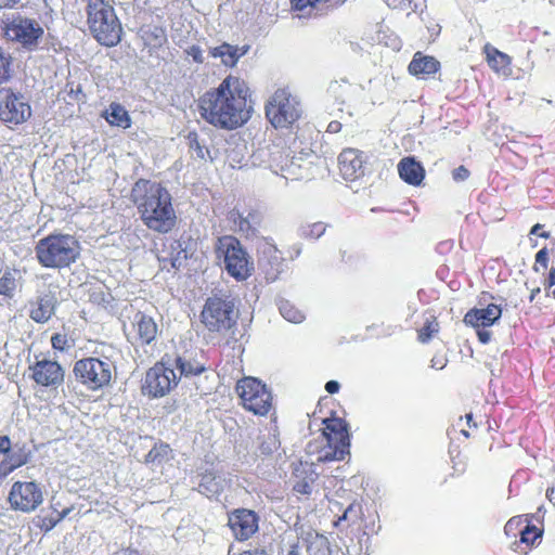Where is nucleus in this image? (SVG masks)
<instances>
[{
	"instance_id": "nucleus-1",
	"label": "nucleus",
	"mask_w": 555,
	"mask_h": 555,
	"mask_svg": "<svg viewBox=\"0 0 555 555\" xmlns=\"http://www.w3.org/2000/svg\"><path fill=\"white\" fill-rule=\"evenodd\" d=\"M253 92L241 77L228 75L218 87L205 91L196 101L199 117L211 127L232 131L251 118Z\"/></svg>"
},
{
	"instance_id": "nucleus-2",
	"label": "nucleus",
	"mask_w": 555,
	"mask_h": 555,
	"mask_svg": "<svg viewBox=\"0 0 555 555\" xmlns=\"http://www.w3.org/2000/svg\"><path fill=\"white\" fill-rule=\"evenodd\" d=\"M130 201L149 230L167 234L177 227L178 217L172 196L162 183L139 179L131 188Z\"/></svg>"
},
{
	"instance_id": "nucleus-3",
	"label": "nucleus",
	"mask_w": 555,
	"mask_h": 555,
	"mask_svg": "<svg viewBox=\"0 0 555 555\" xmlns=\"http://www.w3.org/2000/svg\"><path fill=\"white\" fill-rule=\"evenodd\" d=\"M85 11L88 30L99 44L113 48L120 43L122 24L109 1L87 0Z\"/></svg>"
},
{
	"instance_id": "nucleus-4",
	"label": "nucleus",
	"mask_w": 555,
	"mask_h": 555,
	"mask_svg": "<svg viewBox=\"0 0 555 555\" xmlns=\"http://www.w3.org/2000/svg\"><path fill=\"white\" fill-rule=\"evenodd\" d=\"M80 243L70 234L51 233L35 246L36 259L48 269L69 268L80 256Z\"/></svg>"
},
{
	"instance_id": "nucleus-5",
	"label": "nucleus",
	"mask_w": 555,
	"mask_h": 555,
	"mask_svg": "<svg viewBox=\"0 0 555 555\" xmlns=\"http://www.w3.org/2000/svg\"><path fill=\"white\" fill-rule=\"evenodd\" d=\"M264 115L274 129H292L302 116L301 103L287 88H279L267 100Z\"/></svg>"
},
{
	"instance_id": "nucleus-6",
	"label": "nucleus",
	"mask_w": 555,
	"mask_h": 555,
	"mask_svg": "<svg viewBox=\"0 0 555 555\" xmlns=\"http://www.w3.org/2000/svg\"><path fill=\"white\" fill-rule=\"evenodd\" d=\"M216 257L222 260L224 269L236 281L247 280L254 272V262L238 238L233 235L218 237Z\"/></svg>"
},
{
	"instance_id": "nucleus-7",
	"label": "nucleus",
	"mask_w": 555,
	"mask_h": 555,
	"mask_svg": "<svg viewBox=\"0 0 555 555\" xmlns=\"http://www.w3.org/2000/svg\"><path fill=\"white\" fill-rule=\"evenodd\" d=\"M114 370L115 366L108 359L87 357L74 363L73 373L86 389L100 391L111 385Z\"/></svg>"
},
{
	"instance_id": "nucleus-8",
	"label": "nucleus",
	"mask_w": 555,
	"mask_h": 555,
	"mask_svg": "<svg viewBox=\"0 0 555 555\" xmlns=\"http://www.w3.org/2000/svg\"><path fill=\"white\" fill-rule=\"evenodd\" d=\"M179 382L180 376L170 365V357L165 354L145 372L141 392L151 399L163 398L176 389Z\"/></svg>"
},
{
	"instance_id": "nucleus-9",
	"label": "nucleus",
	"mask_w": 555,
	"mask_h": 555,
	"mask_svg": "<svg viewBox=\"0 0 555 555\" xmlns=\"http://www.w3.org/2000/svg\"><path fill=\"white\" fill-rule=\"evenodd\" d=\"M235 392L242 406L255 415L266 416L272 409V395L260 379L246 376L236 382Z\"/></svg>"
},
{
	"instance_id": "nucleus-10",
	"label": "nucleus",
	"mask_w": 555,
	"mask_h": 555,
	"mask_svg": "<svg viewBox=\"0 0 555 555\" xmlns=\"http://www.w3.org/2000/svg\"><path fill=\"white\" fill-rule=\"evenodd\" d=\"M234 309V301L229 297H208L201 312V322L209 332L228 331L236 323Z\"/></svg>"
},
{
	"instance_id": "nucleus-11",
	"label": "nucleus",
	"mask_w": 555,
	"mask_h": 555,
	"mask_svg": "<svg viewBox=\"0 0 555 555\" xmlns=\"http://www.w3.org/2000/svg\"><path fill=\"white\" fill-rule=\"evenodd\" d=\"M126 340L135 349L154 346L160 333L154 318L143 311H135L122 325Z\"/></svg>"
},
{
	"instance_id": "nucleus-12",
	"label": "nucleus",
	"mask_w": 555,
	"mask_h": 555,
	"mask_svg": "<svg viewBox=\"0 0 555 555\" xmlns=\"http://www.w3.org/2000/svg\"><path fill=\"white\" fill-rule=\"evenodd\" d=\"M26 373L35 386L41 389L56 390L65 382V370L56 360L36 357Z\"/></svg>"
},
{
	"instance_id": "nucleus-13",
	"label": "nucleus",
	"mask_w": 555,
	"mask_h": 555,
	"mask_svg": "<svg viewBox=\"0 0 555 555\" xmlns=\"http://www.w3.org/2000/svg\"><path fill=\"white\" fill-rule=\"evenodd\" d=\"M43 34L44 30L37 21L21 15L13 17L4 27L5 37L27 51L37 49Z\"/></svg>"
},
{
	"instance_id": "nucleus-14",
	"label": "nucleus",
	"mask_w": 555,
	"mask_h": 555,
	"mask_svg": "<svg viewBox=\"0 0 555 555\" xmlns=\"http://www.w3.org/2000/svg\"><path fill=\"white\" fill-rule=\"evenodd\" d=\"M322 435L326 439L332 453L325 455L326 460H344L349 453L350 436L348 424L344 418L337 416L325 417L322 421Z\"/></svg>"
},
{
	"instance_id": "nucleus-15",
	"label": "nucleus",
	"mask_w": 555,
	"mask_h": 555,
	"mask_svg": "<svg viewBox=\"0 0 555 555\" xmlns=\"http://www.w3.org/2000/svg\"><path fill=\"white\" fill-rule=\"evenodd\" d=\"M31 116L30 104L21 92L10 87L0 88V120L8 125L17 126Z\"/></svg>"
},
{
	"instance_id": "nucleus-16",
	"label": "nucleus",
	"mask_w": 555,
	"mask_h": 555,
	"mask_svg": "<svg viewBox=\"0 0 555 555\" xmlns=\"http://www.w3.org/2000/svg\"><path fill=\"white\" fill-rule=\"evenodd\" d=\"M43 502V490L35 481H15L8 494L11 509L22 513L35 512Z\"/></svg>"
},
{
	"instance_id": "nucleus-17",
	"label": "nucleus",
	"mask_w": 555,
	"mask_h": 555,
	"mask_svg": "<svg viewBox=\"0 0 555 555\" xmlns=\"http://www.w3.org/2000/svg\"><path fill=\"white\" fill-rule=\"evenodd\" d=\"M228 526L237 541H247L259 528L258 515L247 508H236L229 514Z\"/></svg>"
},
{
	"instance_id": "nucleus-18",
	"label": "nucleus",
	"mask_w": 555,
	"mask_h": 555,
	"mask_svg": "<svg viewBox=\"0 0 555 555\" xmlns=\"http://www.w3.org/2000/svg\"><path fill=\"white\" fill-rule=\"evenodd\" d=\"M364 154L356 149H345L339 157V171L346 180H357L364 175Z\"/></svg>"
},
{
	"instance_id": "nucleus-19",
	"label": "nucleus",
	"mask_w": 555,
	"mask_h": 555,
	"mask_svg": "<svg viewBox=\"0 0 555 555\" xmlns=\"http://www.w3.org/2000/svg\"><path fill=\"white\" fill-rule=\"evenodd\" d=\"M502 315V308L495 304H489L486 308H472L463 319V322L474 328L492 326Z\"/></svg>"
},
{
	"instance_id": "nucleus-20",
	"label": "nucleus",
	"mask_w": 555,
	"mask_h": 555,
	"mask_svg": "<svg viewBox=\"0 0 555 555\" xmlns=\"http://www.w3.org/2000/svg\"><path fill=\"white\" fill-rule=\"evenodd\" d=\"M542 535L543 529L533 525L529 518L521 530L519 539L512 541L511 548L519 555H527L532 547L541 542Z\"/></svg>"
},
{
	"instance_id": "nucleus-21",
	"label": "nucleus",
	"mask_w": 555,
	"mask_h": 555,
	"mask_svg": "<svg viewBox=\"0 0 555 555\" xmlns=\"http://www.w3.org/2000/svg\"><path fill=\"white\" fill-rule=\"evenodd\" d=\"M440 67V62L436 57L425 55L417 51L414 53L413 59L408 66V70L412 76H415L418 79H428L430 76L438 73Z\"/></svg>"
},
{
	"instance_id": "nucleus-22",
	"label": "nucleus",
	"mask_w": 555,
	"mask_h": 555,
	"mask_svg": "<svg viewBox=\"0 0 555 555\" xmlns=\"http://www.w3.org/2000/svg\"><path fill=\"white\" fill-rule=\"evenodd\" d=\"M57 300L52 292L44 293L30 302L29 317L37 323H44L54 314Z\"/></svg>"
},
{
	"instance_id": "nucleus-23",
	"label": "nucleus",
	"mask_w": 555,
	"mask_h": 555,
	"mask_svg": "<svg viewBox=\"0 0 555 555\" xmlns=\"http://www.w3.org/2000/svg\"><path fill=\"white\" fill-rule=\"evenodd\" d=\"M400 178L408 184L418 186L425 179V169L414 157H403L398 164Z\"/></svg>"
},
{
	"instance_id": "nucleus-24",
	"label": "nucleus",
	"mask_w": 555,
	"mask_h": 555,
	"mask_svg": "<svg viewBox=\"0 0 555 555\" xmlns=\"http://www.w3.org/2000/svg\"><path fill=\"white\" fill-rule=\"evenodd\" d=\"M487 64L496 74L509 75L512 69V57L496 49L490 43H486L482 48Z\"/></svg>"
},
{
	"instance_id": "nucleus-25",
	"label": "nucleus",
	"mask_w": 555,
	"mask_h": 555,
	"mask_svg": "<svg viewBox=\"0 0 555 555\" xmlns=\"http://www.w3.org/2000/svg\"><path fill=\"white\" fill-rule=\"evenodd\" d=\"M249 50V46L236 47L228 42H223L218 47L211 48L209 53L212 57H219L221 63L227 67H234L238 60Z\"/></svg>"
},
{
	"instance_id": "nucleus-26",
	"label": "nucleus",
	"mask_w": 555,
	"mask_h": 555,
	"mask_svg": "<svg viewBox=\"0 0 555 555\" xmlns=\"http://www.w3.org/2000/svg\"><path fill=\"white\" fill-rule=\"evenodd\" d=\"M7 456L0 462V476H8L15 469L24 466L29 462L30 452L26 447H21L14 451H10Z\"/></svg>"
},
{
	"instance_id": "nucleus-27",
	"label": "nucleus",
	"mask_w": 555,
	"mask_h": 555,
	"mask_svg": "<svg viewBox=\"0 0 555 555\" xmlns=\"http://www.w3.org/2000/svg\"><path fill=\"white\" fill-rule=\"evenodd\" d=\"M22 275L18 269L7 267L0 275V295L12 299L21 286Z\"/></svg>"
},
{
	"instance_id": "nucleus-28",
	"label": "nucleus",
	"mask_w": 555,
	"mask_h": 555,
	"mask_svg": "<svg viewBox=\"0 0 555 555\" xmlns=\"http://www.w3.org/2000/svg\"><path fill=\"white\" fill-rule=\"evenodd\" d=\"M102 117L113 127L128 129L131 127V118L127 109L119 103L113 102L102 113Z\"/></svg>"
},
{
	"instance_id": "nucleus-29",
	"label": "nucleus",
	"mask_w": 555,
	"mask_h": 555,
	"mask_svg": "<svg viewBox=\"0 0 555 555\" xmlns=\"http://www.w3.org/2000/svg\"><path fill=\"white\" fill-rule=\"evenodd\" d=\"M139 34L144 47L149 48L150 52L159 49L166 42L165 31L158 26L144 25L140 28Z\"/></svg>"
},
{
	"instance_id": "nucleus-30",
	"label": "nucleus",
	"mask_w": 555,
	"mask_h": 555,
	"mask_svg": "<svg viewBox=\"0 0 555 555\" xmlns=\"http://www.w3.org/2000/svg\"><path fill=\"white\" fill-rule=\"evenodd\" d=\"M417 340L421 344H428L440 332V323L434 312L425 313L424 323L416 330Z\"/></svg>"
},
{
	"instance_id": "nucleus-31",
	"label": "nucleus",
	"mask_w": 555,
	"mask_h": 555,
	"mask_svg": "<svg viewBox=\"0 0 555 555\" xmlns=\"http://www.w3.org/2000/svg\"><path fill=\"white\" fill-rule=\"evenodd\" d=\"M175 365L180 372V378L182 376L186 378L194 377L207 371L205 363L198 362L195 359H185L181 356L176 357Z\"/></svg>"
},
{
	"instance_id": "nucleus-32",
	"label": "nucleus",
	"mask_w": 555,
	"mask_h": 555,
	"mask_svg": "<svg viewBox=\"0 0 555 555\" xmlns=\"http://www.w3.org/2000/svg\"><path fill=\"white\" fill-rule=\"evenodd\" d=\"M172 449L166 442L158 441L144 457L145 464L162 465L172 460Z\"/></svg>"
},
{
	"instance_id": "nucleus-33",
	"label": "nucleus",
	"mask_w": 555,
	"mask_h": 555,
	"mask_svg": "<svg viewBox=\"0 0 555 555\" xmlns=\"http://www.w3.org/2000/svg\"><path fill=\"white\" fill-rule=\"evenodd\" d=\"M528 519V515L514 516L509 518L504 526L505 535L513 541L518 540Z\"/></svg>"
},
{
	"instance_id": "nucleus-34",
	"label": "nucleus",
	"mask_w": 555,
	"mask_h": 555,
	"mask_svg": "<svg viewBox=\"0 0 555 555\" xmlns=\"http://www.w3.org/2000/svg\"><path fill=\"white\" fill-rule=\"evenodd\" d=\"M13 76V57L0 47V85L8 82Z\"/></svg>"
},
{
	"instance_id": "nucleus-35",
	"label": "nucleus",
	"mask_w": 555,
	"mask_h": 555,
	"mask_svg": "<svg viewBox=\"0 0 555 555\" xmlns=\"http://www.w3.org/2000/svg\"><path fill=\"white\" fill-rule=\"evenodd\" d=\"M169 247L172 250H177V255L176 256H173V255L167 256V255H164L165 250L160 251L158 255V260H159V262H162L163 269H169L168 267L176 268L177 261L180 258V254L183 251L181 249V244L178 241H170Z\"/></svg>"
},
{
	"instance_id": "nucleus-36",
	"label": "nucleus",
	"mask_w": 555,
	"mask_h": 555,
	"mask_svg": "<svg viewBox=\"0 0 555 555\" xmlns=\"http://www.w3.org/2000/svg\"><path fill=\"white\" fill-rule=\"evenodd\" d=\"M328 2H331V0H289L291 8L298 12L318 10Z\"/></svg>"
},
{
	"instance_id": "nucleus-37",
	"label": "nucleus",
	"mask_w": 555,
	"mask_h": 555,
	"mask_svg": "<svg viewBox=\"0 0 555 555\" xmlns=\"http://www.w3.org/2000/svg\"><path fill=\"white\" fill-rule=\"evenodd\" d=\"M228 219L235 225L238 231L245 233L249 232V225L246 220L245 211H241L238 208H233L229 211Z\"/></svg>"
},
{
	"instance_id": "nucleus-38",
	"label": "nucleus",
	"mask_w": 555,
	"mask_h": 555,
	"mask_svg": "<svg viewBox=\"0 0 555 555\" xmlns=\"http://www.w3.org/2000/svg\"><path fill=\"white\" fill-rule=\"evenodd\" d=\"M279 309L283 318L289 322L299 323L304 319L301 311L291 305L288 301L281 302Z\"/></svg>"
},
{
	"instance_id": "nucleus-39",
	"label": "nucleus",
	"mask_w": 555,
	"mask_h": 555,
	"mask_svg": "<svg viewBox=\"0 0 555 555\" xmlns=\"http://www.w3.org/2000/svg\"><path fill=\"white\" fill-rule=\"evenodd\" d=\"M51 346L55 351L64 352L73 346V341L69 340L65 333H54L51 336Z\"/></svg>"
},
{
	"instance_id": "nucleus-40",
	"label": "nucleus",
	"mask_w": 555,
	"mask_h": 555,
	"mask_svg": "<svg viewBox=\"0 0 555 555\" xmlns=\"http://www.w3.org/2000/svg\"><path fill=\"white\" fill-rule=\"evenodd\" d=\"M63 515L57 514L56 516H39L37 526L40 530L48 532L52 530L59 521H61Z\"/></svg>"
},
{
	"instance_id": "nucleus-41",
	"label": "nucleus",
	"mask_w": 555,
	"mask_h": 555,
	"mask_svg": "<svg viewBox=\"0 0 555 555\" xmlns=\"http://www.w3.org/2000/svg\"><path fill=\"white\" fill-rule=\"evenodd\" d=\"M312 478H302L295 482V485L293 486V490L298 494L309 495L312 491Z\"/></svg>"
},
{
	"instance_id": "nucleus-42",
	"label": "nucleus",
	"mask_w": 555,
	"mask_h": 555,
	"mask_svg": "<svg viewBox=\"0 0 555 555\" xmlns=\"http://www.w3.org/2000/svg\"><path fill=\"white\" fill-rule=\"evenodd\" d=\"M246 220L249 225V232L255 231L257 227H260L262 221V216L258 209H248L246 211Z\"/></svg>"
},
{
	"instance_id": "nucleus-43",
	"label": "nucleus",
	"mask_w": 555,
	"mask_h": 555,
	"mask_svg": "<svg viewBox=\"0 0 555 555\" xmlns=\"http://www.w3.org/2000/svg\"><path fill=\"white\" fill-rule=\"evenodd\" d=\"M185 53L188 56H191L195 63H197V64L204 63L203 50L201 49L199 46L193 44V46L189 47L185 50Z\"/></svg>"
},
{
	"instance_id": "nucleus-44",
	"label": "nucleus",
	"mask_w": 555,
	"mask_h": 555,
	"mask_svg": "<svg viewBox=\"0 0 555 555\" xmlns=\"http://www.w3.org/2000/svg\"><path fill=\"white\" fill-rule=\"evenodd\" d=\"M430 366L433 369H436V370H442L443 367H446L447 363H448V359H447V356L444 353H436L431 361H430Z\"/></svg>"
},
{
	"instance_id": "nucleus-45",
	"label": "nucleus",
	"mask_w": 555,
	"mask_h": 555,
	"mask_svg": "<svg viewBox=\"0 0 555 555\" xmlns=\"http://www.w3.org/2000/svg\"><path fill=\"white\" fill-rule=\"evenodd\" d=\"M535 264H541L543 269L548 267V251L544 247L535 254Z\"/></svg>"
},
{
	"instance_id": "nucleus-46",
	"label": "nucleus",
	"mask_w": 555,
	"mask_h": 555,
	"mask_svg": "<svg viewBox=\"0 0 555 555\" xmlns=\"http://www.w3.org/2000/svg\"><path fill=\"white\" fill-rule=\"evenodd\" d=\"M469 170L463 165L455 168L452 172V177L455 181H464L469 177Z\"/></svg>"
},
{
	"instance_id": "nucleus-47",
	"label": "nucleus",
	"mask_w": 555,
	"mask_h": 555,
	"mask_svg": "<svg viewBox=\"0 0 555 555\" xmlns=\"http://www.w3.org/2000/svg\"><path fill=\"white\" fill-rule=\"evenodd\" d=\"M554 286H555V267H552L550 269L548 274L543 280V287H544L545 291H548V289H551Z\"/></svg>"
},
{
	"instance_id": "nucleus-48",
	"label": "nucleus",
	"mask_w": 555,
	"mask_h": 555,
	"mask_svg": "<svg viewBox=\"0 0 555 555\" xmlns=\"http://www.w3.org/2000/svg\"><path fill=\"white\" fill-rule=\"evenodd\" d=\"M391 9H406L410 5V0H384Z\"/></svg>"
},
{
	"instance_id": "nucleus-49",
	"label": "nucleus",
	"mask_w": 555,
	"mask_h": 555,
	"mask_svg": "<svg viewBox=\"0 0 555 555\" xmlns=\"http://www.w3.org/2000/svg\"><path fill=\"white\" fill-rule=\"evenodd\" d=\"M477 333L478 340L486 345L491 340V332L486 328H475Z\"/></svg>"
},
{
	"instance_id": "nucleus-50",
	"label": "nucleus",
	"mask_w": 555,
	"mask_h": 555,
	"mask_svg": "<svg viewBox=\"0 0 555 555\" xmlns=\"http://www.w3.org/2000/svg\"><path fill=\"white\" fill-rule=\"evenodd\" d=\"M11 451V440L9 436H0V453L8 454Z\"/></svg>"
},
{
	"instance_id": "nucleus-51",
	"label": "nucleus",
	"mask_w": 555,
	"mask_h": 555,
	"mask_svg": "<svg viewBox=\"0 0 555 555\" xmlns=\"http://www.w3.org/2000/svg\"><path fill=\"white\" fill-rule=\"evenodd\" d=\"M343 125L338 120H332L326 128V132L328 133H337L341 130Z\"/></svg>"
},
{
	"instance_id": "nucleus-52",
	"label": "nucleus",
	"mask_w": 555,
	"mask_h": 555,
	"mask_svg": "<svg viewBox=\"0 0 555 555\" xmlns=\"http://www.w3.org/2000/svg\"><path fill=\"white\" fill-rule=\"evenodd\" d=\"M340 389V385L338 382L336 380H328L326 384H325V390L328 392V393H336L338 392Z\"/></svg>"
},
{
	"instance_id": "nucleus-53",
	"label": "nucleus",
	"mask_w": 555,
	"mask_h": 555,
	"mask_svg": "<svg viewBox=\"0 0 555 555\" xmlns=\"http://www.w3.org/2000/svg\"><path fill=\"white\" fill-rule=\"evenodd\" d=\"M20 2H21V0H0V10L1 9H13Z\"/></svg>"
},
{
	"instance_id": "nucleus-54",
	"label": "nucleus",
	"mask_w": 555,
	"mask_h": 555,
	"mask_svg": "<svg viewBox=\"0 0 555 555\" xmlns=\"http://www.w3.org/2000/svg\"><path fill=\"white\" fill-rule=\"evenodd\" d=\"M542 227L543 225L540 223L534 224L530 230V234H538L540 237L548 238L550 232H542V233L539 232V230L542 229Z\"/></svg>"
},
{
	"instance_id": "nucleus-55",
	"label": "nucleus",
	"mask_w": 555,
	"mask_h": 555,
	"mask_svg": "<svg viewBox=\"0 0 555 555\" xmlns=\"http://www.w3.org/2000/svg\"><path fill=\"white\" fill-rule=\"evenodd\" d=\"M190 145H191V147L195 149L198 152V154H201V156L203 157L202 146L199 145V143L197 141L196 133H194V140H191Z\"/></svg>"
},
{
	"instance_id": "nucleus-56",
	"label": "nucleus",
	"mask_w": 555,
	"mask_h": 555,
	"mask_svg": "<svg viewBox=\"0 0 555 555\" xmlns=\"http://www.w3.org/2000/svg\"><path fill=\"white\" fill-rule=\"evenodd\" d=\"M190 145H191V147L195 149L198 152V154H201V156L203 157L202 146L199 145V143L197 141L196 133H194V140H191Z\"/></svg>"
},
{
	"instance_id": "nucleus-57",
	"label": "nucleus",
	"mask_w": 555,
	"mask_h": 555,
	"mask_svg": "<svg viewBox=\"0 0 555 555\" xmlns=\"http://www.w3.org/2000/svg\"><path fill=\"white\" fill-rule=\"evenodd\" d=\"M465 418H466V422H467V425H468L469 428H476L477 427V423L474 422L472 413H467L465 415Z\"/></svg>"
},
{
	"instance_id": "nucleus-58",
	"label": "nucleus",
	"mask_w": 555,
	"mask_h": 555,
	"mask_svg": "<svg viewBox=\"0 0 555 555\" xmlns=\"http://www.w3.org/2000/svg\"><path fill=\"white\" fill-rule=\"evenodd\" d=\"M539 293H540V288L539 287L532 289L531 291V295H530V301H532L534 299L535 295L539 294Z\"/></svg>"
},
{
	"instance_id": "nucleus-59",
	"label": "nucleus",
	"mask_w": 555,
	"mask_h": 555,
	"mask_svg": "<svg viewBox=\"0 0 555 555\" xmlns=\"http://www.w3.org/2000/svg\"><path fill=\"white\" fill-rule=\"evenodd\" d=\"M287 555H299V554H298L297 548L293 547L292 550L288 551Z\"/></svg>"
},
{
	"instance_id": "nucleus-60",
	"label": "nucleus",
	"mask_w": 555,
	"mask_h": 555,
	"mask_svg": "<svg viewBox=\"0 0 555 555\" xmlns=\"http://www.w3.org/2000/svg\"><path fill=\"white\" fill-rule=\"evenodd\" d=\"M461 433L466 437L468 438L470 436L469 431L466 430V429H462Z\"/></svg>"
},
{
	"instance_id": "nucleus-61",
	"label": "nucleus",
	"mask_w": 555,
	"mask_h": 555,
	"mask_svg": "<svg viewBox=\"0 0 555 555\" xmlns=\"http://www.w3.org/2000/svg\"><path fill=\"white\" fill-rule=\"evenodd\" d=\"M550 493H554V488L546 490V496L550 499Z\"/></svg>"
},
{
	"instance_id": "nucleus-62",
	"label": "nucleus",
	"mask_w": 555,
	"mask_h": 555,
	"mask_svg": "<svg viewBox=\"0 0 555 555\" xmlns=\"http://www.w3.org/2000/svg\"><path fill=\"white\" fill-rule=\"evenodd\" d=\"M314 227H315V228H318V230H320L321 232H323V231H324V228H323V225H322V224H315Z\"/></svg>"
},
{
	"instance_id": "nucleus-63",
	"label": "nucleus",
	"mask_w": 555,
	"mask_h": 555,
	"mask_svg": "<svg viewBox=\"0 0 555 555\" xmlns=\"http://www.w3.org/2000/svg\"><path fill=\"white\" fill-rule=\"evenodd\" d=\"M552 296L555 298V288L552 291Z\"/></svg>"
}]
</instances>
